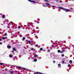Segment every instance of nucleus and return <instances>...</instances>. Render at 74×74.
Instances as JSON below:
<instances>
[{
    "mask_svg": "<svg viewBox=\"0 0 74 74\" xmlns=\"http://www.w3.org/2000/svg\"><path fill=\"white\" fill-rule=\"evenodd\" d=\"M58 8L61 9V10H64V11H68V12H69L71 11L70 10L64 9V8H63L61 7H58Z\"/></svg>",
    "mask_w": 74,
    "mask_h": 74,
    "instance_id": "f257e3e1",
    "label": "nucleus"
},
{
    "mask_svg": "<svg viewBox=\"0 0 74 74\" xmlns=\"http://www.w3.org/2000/svg\"><path fill=\"white\" fill-rule=\"evenodd\" d=\"M28 1H30V2H32V3H36V2L35 1H32L31 0H28Z\"/></svg>",
    "mask_w": 74,
    "mask_h": 74,
    "instance_id": "f03ea898",
    "label": "nucleus"
},
{
    "mask_svg": "<svg viewBox=\"0 0 74 74\" xmlns=\"http://www.w3.org/2000/svg\"><path fill=\"white\" fill-rule=\"evenodd\" d=\"M26 41L28 42H29V44H30V43H31V41H28L27 40H26Z\"/></svg>",
    "mask_w": 74,
    "mask_h": 74,
    "instance_id": "7ed1b4c3",
    "label": "nucleus"
},
{
    "mask_svg": "<svg viewBox=\"0 0 74 74\" xmlns=\"http://www.w3.org/2000/svg\"><path fill=\"white\" fill-rule=\"evenodd\" d=\"M2 38L3 39H6L7 38V37H3Z\"/></svg>",
    "mask_w": 74,
    "mask_h": 74,
    "instance_id": "20e7f679",
    "label": "nucleus"
},
{
    "mask_svg": "<svg viewBox=\"0 0 74 74\" xmlns=\"http://www.w3.org/2000/svg\"><path fill=\"white\" fill-rule=\"evenodd\" d=\"M46 5H50V4L48 3H46Z\"/></svg>",
    "mask_w": 74,
    "mask_h": 74,
    "instance_id": "39448f33",
    "label": "nucleus"
},
{
    "mask_svg": "<svg viewBox=\"0 0 74 74\" xmlns=\"http://www.w3.org/2000/svg\"><path fill=\"white\" fill-rule=\"evenodd\" d=\"M2 18H5V16L4 15H2Z\"/></svg>",
    "mask_w": 74,
    "mask_h": 74,
    "instance_id": "423d86ee",
    "label": "nucleus"
},
{
    "mask_svg": "<svg viewBox=\"0 0 74 74\" xmlns=\"http://www.w3.org/2000/svg\"><path fill=\"white\" fill-rule=\"evenodd\" d=\"M70 64H72V61H71V60H70Z\"/></svg>",
    "mask_w": 74,
    "mask_h": 74,
    "instance_id": "0eeeda50",
    "label": "nucleus"
},
{
    "mask_svg": "<svg viewBox=\"0 0 74 74\" xmlns=\"http://www.w3.org/2000/svg\"><path fill=\"white\" fill-rule=\"evenodd\" d=\"M10 73H11V74H13V72L12 71H10Z\"/></svg>",
    "mask_w": 74,
    "mask_h": 74,
    "instance_id": "6e6552de",
    "label": "nucleus"
},
{
    "mask_svg": "<svg viewBox=\"0 0 74 74\" xmlns=\"http://www.w3.org/2000/svg\"><path fill=\"white\" fill-rule=\"evenodd\" d=\"M71 66V65H70V64H69L68 65V66L69 67H70Z\"/></svg>",
    "mask_w": 74,
    "mask_h": 74,
    "instance_id": "1a4fd4ad",
    "label": "nucleus"
},
{
    "mask_svg": "<svg viewBox=\"0 0 74 74\" xmlns=\"http://www.w3.org/2000/svg\"><path fill=\"white\" fill-rule=\"evenodd\" d=\"M37 61V59H34V62H36Z\"/></svg>",
    "mask_w": 74,
    "mask_h": 74,
    "instance_id": "9d476101",
    "label": "nucleus"
},
{
    "mask_svg": "<svg viewBox=\"0 0 74 74\" xmlns=\"http://www.w3.org/2000/svg\"><path fill=\"white\" fill-rule=\"evenodd\" d=\"M37 55H36L35 56H34V58H36V57H37Z\"/></svg>",
    "mask_w": 74,
    "mask_h": 74,
    "instance_id": "9b49d317",
    "label": "nucleus"
},
{
    "mask_svg": "<svg viewBox=\"0 0 74 74\" xmlns=\"http://www.w3.org/2000/svg\"><path fill=\"white\" fill-rule=\"evenodd\" d=\"M7 47L9 49L10 48H11V46H8Z\"/></svg>",
    "mask_w": 74,
    "mask_h": 74,
    "instance_id": "f8f14e48",
    "label": "nucleus"
},
{
    "mask_svg": "<svg viewBox=\"0 0 74 74\" xmlns=\"http://www.w3.org/2000/svg\"><path fill=\"white\" fill-rule=\"evenodd\" d=\"M13 50H14V51H16V49L15 48H14L13 49Z\"/></svg>",
    "mask_w": 74,
    "mask_h": 74,
    "instance_id": "ddd939ff",
    "label": "nucleus"
},
{
    "mask_svg": "<svg viewBox=\"0 0 74 74\" xmlns=\"http://www.w3.org/2000/svg\"><path fill=\"white\" fill-rule=\"evenodd\" d=\"M62 57H64V54H62Z\"/></svg>",
    "mask_w": 74,
    "mask_h": 74,
    "instance_id": "4468645a",
    "label": "nucleus"
},
{
    "mask_svg": "<svg viewBox=\"0 0 74 74\" xmlns=\"http://www.w3.org/2000/svg\"><path fill=\"white\" fill-rule=\"evenodd\" d=\"M9 56H10V58H12V56H11V55H10Z\"/></svg>",
    "mask_w": 74,
    "mask_h": 74,
    "instance_id": "2eb2a0df",
    "label": "nucleus"
},
{
    "mask_svg": "<svg viewBox=\"0 0 74 74\" xmlns=\"http://www.w3.org/2000/svg\"><path fill=\"white\" fill-rule=\"evenodd\" d=\"M45 1H47V2H48V0H44Z\"/></svg>",
    "mask_w": 74,
    "mask_h": 74,
    "instance_id": "dca6fc26",
    "label": "nucleus"
},
{
    "mask_svg": "<svg viewBox=\"0 0 74 74\" xmlns=\"http://www.w3.org/2000/svg\"><path fill=\"white\" fill-rule=\"evenodd\" d=\"M0 64H1L2 65H3V64L2 63H0Z\"/></svg>",
    "mask_w": 74,
    "mask_h": 74,
    "instance_id": "f3484780",
    "label": "nucleus"
},
{
    "mask_svg": "<svg viewBox=\"0 0 74 74\" xmlns=\"http://www.w3.org/2000/svg\"><path fill=\"white\" fill-rule=\"evenodd\" d=\"M36 73H37V74H40V73H39V72H36Z\"/></svg>",
    "mask_w": 74,
    "mask_h": 74,
    "instance_id": "a211bd4d",
    "label": "nucleus"
},
{
    "mask_svg": "<svg viewBox=\"0 0 74 74\" xmlns=\"http://www.w3.org/2000/svg\"><path fill=\"white\" fill-rule=\"evenodd\" d=\"M58 52L59 53V52H60V50H58Z\"/></svg>",
    "mask_w": 74,
    "mask_h": 74,
    "instance_id": "6ab92c4d",
    "label": "nucleus"
},
{
    "mask_svg": "<svg viewBox=\"0 0 74 74\" xmlns=\"http://www.w3.org/2000/svg\"><path fill=\"white\" fill-rule=\"evenodd\" d=\"M23 40H25V37H23Z\"/></svg>",
    "mask_w": 74,
    "mask_h": 74,
    "instance_id": "aec40b11",
    "label": "nucleus"
},
{
    "mask_svg": "<svg viewBox=\"0 0 74 74\" xmlns=\"http://www.w3.org/2000/svg\"><path fill=\"white\" fill-rule=\"evenodd\" d=\"M62 63H63V64H64V61H62Z\"/></svg>",
    "mask_w": 74,
    "mask_h": 74,
    "instance_id": "412c9836",
    "label": "nucleus"
},
{
    "mask_svg": "<svg viewBox=\"0 0 74 74\" xmlns=\"http://www.w3.org/2000/svg\"><path fill=\"white\" fill-rule=\"evenodd\" d=\"M61 66L60 64H58V66Z\"/></svg>",
    "mask_w": 74,
    "mask_h": 74,
    "instance_id": "4be33fe9",
    "label": "nucleus"
},
{
    "mask_svg": "<svg viewBox=\"0 0 74 74\" xmlns=\"http://www.w3.org/2000/svg\"><path fill=\"white\" fill-rule=\"evenodd\" d=\"M32 51H33L34 50V49H33V48H32L31 49Z\"/></svg>",
    "mask_w": 74,
    "mask_h": 74,
    "instance_id": "5701e85b",
    "label": "nucleus"
},
{
    "mask_svg": "<svg viewBox=\"0 0 74 74\" xmlns=\"http://www.w3.org/2000/svg\"><path fill=\"white\" fill-rule=\"evenodd\" d=\"M35 46L36 47H38V45H35Z\"/></svg>",
    "mask_w": 74,
    "mask_h": 74,
    "instance_id": "b1692460",
    "label": "nucleus"
},
{
    "mask_svg": "<svg viewBox=\"0 0 74 74\" xmlns=\"http://www.w3.org/2000/svg\"><path fill=\"white\" fill-rule=\"evenodd\" d=\"M40 51H42V48H41L40 49Z\"/></svg>",
    "mask_w": 74,
    "mask_h": 74,
    "instance_id": "393cba45",
    "label": "nucleus"
},
{
    "mask_svg": "<svg viewBox=\"0 0 74 74\" xmlns=\"http://www.w3.org/2000/svg\"><path fill=\"white\" fill-rule=\"evenodd\" d=\"M1 40H2V38H0V41H1Z\"/></svg>",
    "mask_w": 74,
    "mask_h": 74,
    "instance_id": "a878e982",
    "label": "nucleus"
},
{
    "mask_svg": "<svg viewBox=\"0 0 74 74\" xmlns=\"http://www.w3.org/2000/svg\"><path fill=\"white\" fill-rule=\"evenodd\" d=\"M4 35V36H6V35H7V34L6 33H5Z\"/></svg>",
    "mask_w": 74,
    "mask_h": 74,
    "instance_id": "bb28decb",
    "label": "nucleus"
},
{
    "mask_svg": "<svg viewBox=\"0 0 74 74\" xmlns=\"http://www.w3.org/2000/svg\"><path fill=\"white\" fill-rule=\"evenodd\" d=\"M0 44L1 45V44H2V42H0Z\"/></svg>",
    "mask_w": 74,
    "mask_h": 74,
    "instance_id": "cd10ccee",
    "label": "nucleus"
},
{
    "mask_svg": "<svg viewBox=\"0 0 74 74\" xmlns=\"http://www.w3.org/2000/svg\"><path fill=\"white\" fill-rule=\"evenodd\" d=\"M48 52H49V51H50V50H48Z\"/></svg>",
    "mask_w": 74,
    "mask_h": 74,
    "instance_id": "c85d7f7f",
    "label": "nucleus"
},
{
    "mask_svg": "<svg viewBox=\"0 0 74 74\" xmlns=\"http://www.w3.org/2000/svg\"><path fill=\"white\" fill-rule=\"evenodd\" d=\"M18 68L19 69H21V67H18Z\"/></svg>",
    "mask_w": 74,
    "mask_h": 74,
    "instance_id": "c756f323",
    "label": "nucleus"
},
{
    "mask_svg": "<svg viewBox=\"0 0 74 74\" xmlns=\"http://www.w3.org/2000/svg\"><path fill=\"white\" fill-rule=\"evenodd\" d=\"M60 52L61 53H63V51H61Z\"/></svg>",
    "mask_w": 74,
    "mask_h": 74,
    "instance_id": "7c9ffc66",
    "label": "nucleus"
},
{
    "mask_svg": "<svg viewBox=\"0 0 74 74\" xmlns=\"http://www.w3.org/2000/svg\"><path fill=\"white\" fill-rule=\"evenodd\" d=\"M53 62L54 63H55V61H53Z\"/></svg>",
    "mask_w": 74,
    "mask_h": 74,
    "instance_id": "2f4dec72",
    "label": "nucleus"
},
{
    "mask_svg": "<svg viewBox=\"0 0 74 74\" xmlns=\"http://www.w3.org/2000/svg\"><path fill=\"white\" fill-rule=\"evenodd\" d=\"M18 29H21V27H19L18 28Z\"/></svg>",
    "mask_w": 74,
    "mask_h": 74,
    "instance_id": "473e14b6",
    "label": "nucleus"
},
{
    "mask_svg": "<svg viewBox=\"0 0 74 74\" xmlns=\"http://www.w3.org/2000/svg\"><path fill=\"white\" fill-rule=\"evenodd\" d=\"M64 50H63V51L64 52Z\"/></svg>",
    "mask_w": 74,
    "mask_h": 74,
    "instance_id": "72a5a7b5",
    "label": "nucleus"
},
{
    "mask_svg": "<svg viewBox=\"0 0 74 74\" xmlns=\"http://www.w3.org/2000/svg\"><path fill=\"white\" fill-rule=\"evenodd\" d=\"M14 51H12V52H14Z\"/></svg>",
    "mask_w": 74,
    "mask_h": 74,
    "instance_id": "f704fd0d",
    "label": "nucleus"
},
{
    "mask_svg": "<svg viewBox=\"0 0 74 74\" xmlns=\"http://www.w3.org/2000/svg\"><path fill=\"white\" fill-rule=\"evenodd\" d=\"M51 7H55L54 6H52Z\"/></svg>",
    "mask_w": 74,
    "mask_h": 74,
    "instance_id": "c9c22d12",
    "label": "nucleus"
},
{
    "mask_svg": "<svg viewBox=\"0 0 74 74\" xmlns=\"http://www.w3.org/2000/svg\"><path fill=\"white\" fill-rule=\"evenodd\" d=\"M33 32H34V30H33Z\"/></svg>",
    "mask_w": 74,
    "mask_h": 74,
    "instance_id": "e433bc0d",
    "label": "nucleus"
},
{
    "mask_svg": "<svg viewBox=\"0 0 74 74\" xmlns=\"http://www.w3.org/2000/svg\"><path fill=\"white\" fill-rule=\"evenodd\" d=\"M46 7H48V6L46 5Z\"/></svg>",
    "mask_w": 74,
    "mask_h": 74,
    "instance_id": "4c0bfd02",
    "label": "nucleus"
},
{
    "mask_svg": "<svg viewBox=\"0 0 74 74\" xmlns=\"http://www.w3.org/2000/svg\"><path fill=\"white\" fill-rule=\"evenodd\" d=\"M7 22H8V21H7Z\"/></svg>",
    "mask_w": 74,
    "mask_h": 74,
    "instance_id": "58836bf2",
    "label": "nucleus"
},
{
    "mask_svg": "<svg viewBox=\"0 0 74 74\" xmlns=\"http://www.w3.org/2000/svg\"><path fill=\"white\" fill-rule=\"evenodd\" d=\"M24 69H25V70H26V69H25V68H24Z\"/></svg>",
    "mask_w": 74,
    "mask_h": 74,
    "instance_id": "ea45409f",
    "label": "nucleus"
},
{
    "mask_svg": "<svg viewBox=\"0 0 74 74\" xmlns=\"http://www.w3.org/2000/svg\"><path fill=\"white\" fill-rule=\"evenodd\" d=\"M2 25H3L2 24Z\"/></svg>",
    "mask_w": 74,
    "mask_h": 74,
    "instance_id": "a19ab883",
    "label": "nucleus"
},
{
    "mask_svg": "<svg viewBox=\"0 0 74 74\" xmlns=\"http://www.w3.org/2000/svg\"><path fill=\"white\" fill-rule=\"evenodd\" d=\"M32 24H33V23H32Z\"/></svg>",
    "mask_w": 74,
    "mask_h": 74,
    "instance_id": "79ce46f5",
    "label": "nucleus"
},
{
    "mask_svg": "<svg viewBox=\"0 0 74 74\" xmlns=\"http://www.w3.org/2000/svg\"><path fill=\"white\" fill-rule=\"evenodd\" d=\"M73 1H74V0Z\"/></svg>",
    "mask_w": 74,
    "mask_h": 74,
    "instance_id": "37998d69",
    "label": "nucleus"
}]
</instances>
